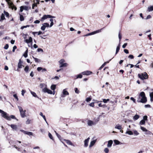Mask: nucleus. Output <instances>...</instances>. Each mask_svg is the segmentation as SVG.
Segmentation results:
<instances>
[{
  "mask_svg": "<svg viewBox=\"0 0 153 153\" xmlns=\"http://www.w3.org/2000/svg\"><path fill=\"white\" fill-rule=\"evenodd\" d=\"M0 113H1V116L3 117L6 120H10L11 118L12 119H16L17 120L18 119L16 117L13 115H11L10 117L9 116L8 114L6 112L0 109Z\"/></svg>",
  "mask_w": 153,
  "mask_h": 153,
  "instance_id": "obj_1",
  "label": "nucleus"
},
{
  "mask_svg": "<svg viewBox=\"0 0 153 153\" xmlns=\"http://www.w3.org/2000/svg\"><path fill=\"white\" fill-rule=\"evenodd\" d=\"M147 101V99L144 92H141L137 98V102L143 103H146Z\"/></svg>",
  "mask_w": 153,
  "mask_h": 153,
  "instance_id": "obj_2",
  "label": "nucleus"
},
{
  "mask_svg": "<svg viewBox=\"0 0 153 153\" xmlns=\"http://www.w3.org/2000/svg\"><path fill=\"white\" fill-rule=\"evenodd\" d=\"M138 77L141 79L143 80L145 79H147L148 78V75L146 72H144L141 74H138Z\"/></svg>",
  "mask_w": 153,
  "mask_h": 153,
  "instance_id": "obj_3",
  "label": "nucleus"
},
{
  "mask_svg": "<svg viewBox=\"0 0 153 153\" xmlns=\"http://www.w3.org/2000/svg\"><path fill=\"white\" fill-rule=\"evenodd\" d=\"M18 108L20 112V115L22 118H24L26 116V110H24L20 106H18Z\"/></svg>",
  "mask_w": 153,
  "mask_h": 153,
  "instance_id": "obj_4",
  "label": "nucleus"
},
{
  "mask_svg": "<svg viewBox=\"0 0 153 153\" xmlns=\"http://www.w3.org/2000/svg\"><path fill=\"white\" fill-rule=\"evenodd\" d=\"M65 61L64 59H61L59 61L60 68L66 67L68 66V64L67 63H65Z\"/></svg>",
  "mask_w": 153,
  "mask_h": 153,
  "instance_id": "obj_5",
  "label": "nucleus"
},
{
  "mask_svg": "<svg viewBox=\"0 0 153 153\" xmlns=\"http://www.w3.org/2000/svg\"><path fill=\"white\" fill-rule=\"evenodd\" d=\"M55 17L49 15H45L43 16L41 19V21L43 22L44 20L47 18H55Z\"/></svg>",
  "mask_w": 153,
  "mask_h": 153,
  "instance_id": "obj_6",
  "label": "nucleus"
},
{
  "mask_svg": "<svg viewBox=\"0 0 153 153\" xmlns=\"http://www.w3.org/2000/svg\"><path fill=\"white\" fill-rule=\"evenodd\" d=\"M42 91L44 93H47L48 94H53L52 91L48 89L47 87L43 88Z\"/></svg>",
  "mask_w": 153,
  "mask_h": 153,
  "instance_id": "obj_7",
  "label": "nucleus"
},
{
  "mask_svg": "<svg viewBox=\"0 0 153 153\" xmlns=\"http://www.w3.org/2000/svg\"><path fill=\"white\" fill-rule=\"evenodd\" d=\"M49 26V24L47 23H45L42 25L41 27V29L42 30H44L46 27H48Z\"/></svg>",
  "mask_w": 153,
  "mask_h": 153,
  "instance_id": "obj_8",
  "label": "nucleus"
},
{
  "mask_svg": "<svg viewBox=\"0 0 153 153\" xmlns=\"http://www.w3.org/2000/svg\"><path fill=\"white\" fill-rule=\"evenodd\" d=\"M97 122H94L90 120H88L87 122L88 125L89 126L95 125L96 124Z\"/></svg>",
  "mask_w": 153,
  "mask_h": 153,
  "instance_id": "obj_9",
  "label": "nucleus"
},
{
  "mask_svg": "<svg viewBox=\"0 0 153 153\" xmlns=\"http://www.w3.org/2000/svg\"><path fill=\"white\" fill-rule=\"evenodd\" d=\"M90 138L89 137H88L87 139L85 140L84 141V147H86L88 146V143L89 142Z\"/></svg>",
  "mask_w": 153,
  "mask_h": 153,
  "instance_id": "obj_10",
  "label": "nucleus"
},
{
  "mask_svg": "<svg viewBox=\"0 0 153 153\" xmlns=\"http://www.w3.org/2000/svg\"><path fill=\"white\" fill-rule=\"evenodd\" d=\"M24 10H28V7L26 6H23L20 7V11L21 12H22Z\"/></svg>",
  "mask_w": 153,
  "mask_h": 153,
  "instance_id": "obj_11",
  "label": "nucleus"
},
{
  "mask_svg": "<svg viewBox=\"0 0 153 153\" xmlns=\"http://www.w3.org/2000/svg\"><path fill=\"white\" fill-rule=\"evenodd\" d=\"M22 63L23 62L21 61V59H20L18 64V68L20 69L22 68V67H24V66L22 65Z\"/></svg>",
  "mask_w": 153,
  "mask_h": 153,
  "instance_id": "obj_12",
  "label": "nucleus"
},
{
  "mask_svg": "<svg viewBox=\"0 0 153 153\" xmlns=\"http://www.w3.org/2000/svg\"><path fill=\"white\" fill-rule=\"evenodd\" d=\"M63 94L61 96L62 97H65V95H69V93L65 89H64L63 91Z\"/></svg>",
  "mask_w": 153,
  "mask_h": 153,
  "instance_id": "obj_13",
  "label": "nucleus"
},
{
  "mask_svg": "<svg viewBox=\"0 0 153 153\" xmlns=\"http://www.w3.org/2000/svg\"><path fill=\"white\" fill-rule=\"evenodd\" d=\"M102 29H101L99 30H97L96 31H94L93 32L88 33V35L89 36H90V35H94V34H95L96 33H98L99 32H101V30Z\"/></svg>",
  "mask_w": 153,
  "mask_h": 153,
  "instance_id": "obj_14",
  "label": "nucleus"
},
{
  "mask_svg": "<svg viewBox=\"0 0 153 153\" xmlns=\"http://www.w3.org/2000/svg\"><path fill=\"white\" fill-rule=\"evenodd\" d=\"M92 73L91 72L89 71H84L82 73V74L84 75H90Z\"/></svg>",
  "mask_w": 153,
  "mask_h": 153,
  "instance_id": "obj_15",
  "label": "nucleus"
},
{
  "mask_svg": "<svg viewBox=\"0 0 153 153\" xmlns=\"http://www.w3.org/2000/svg\"><path fill=\"white\" fill-rule=\"evenodd\" d=\"M140 128L143 131L148 132V134H151V132L150 131H148L146 128L143 127L141 126Z\"/></svg>",
  "mask_w": 153,
  "mask_h": 153,
  "instance_id": "obj_16",
  "label": "nucleus"
},
{
  "mask_svg": "<svg viewBox=\"0 0 153 153\" xmlns=\"http://www.w3.org/2000/svg\"><path fill=\"white\" fill-rule=\"evenodd\" d=\"M96 141V140H94L93 141H91L90 144L89 146V147L90 148L92 146H93L95 143Z\"/></svg>",
  "mask_w": 153,
  "mask_h": 153,
  "instance_id": "obj_17",
  "label": "nucleus"
},
{
  "mask_svg": "<svg viewBox=\"0 0 153 153\" xmlns=\"http://www.w3.org/2000/svg\"><path fill=\"white\" fill-rule=\"evenodd\" d=\"M25 42L27 43H30L32 41V39L31 37H29V39H26L25 40Z\"/></svg>",
  "mask_w": 153,
  "mask_h": 153,
  "instance_id": "obj_18",
  "label": "nucleus"
},
{
  "mask_svg": "<svg viewBox=\"0 0 153 153\" xmlns=\"http://www.w3.org/2000/svg\"><path fill=\"white\" fill-rule=\"evenodd\" d=\"M113 143V141L112 140H110L108 142V144L107 145V147H111Z\"/></svg>",
  "mask_w": 153,
  "mask_h": 153,
  "instance_id": "obj_19",
  "label": "nucleus"
},
{
  "mask_svg": "<svg viewBox=\"0 0 153 153\" xmlns=\"http://www.w3.org/2000/svg\"><path fill=\"white\" fill-rule=\"evenodd\" d=\"M40 87L41 88H45L47 87V85L44 83H41L40 85Z\"/></svg>",
  "mask_w": 153,
  "mask_h": 153,
  "instance_id": "obj_20",
  "label": "nucleus"
},
{
  "mask_svg": "<svg viewBox=\"0 0 153 153\" xmlns=\"http://www.w3.org/2000/svg\"><path fill=\"white\" fill-rule=\"evenodd\" d=\"M10 126L13 129L16 130L17 128V126L16 125L11 124Z\"/></svg>",
  "mask_w": 153,
  "mask_h": 153,
  "instance_id": "obj_21",
  "label": "nucleus"
},
{
  "mask_svg": "<svg viewBox=\"0 0 153 153\" xmlns=\"http://www.w3.org/2000/svg\"><path fill=\"white\" fill-rule=\"evenodd\" d=\"M149 96L150 97V101L151 102H152L153 101V92L150 93Z\"/></svg>",
  "mask_w": 153,
  "mask_h": 153,
  "instance_id": "obj_22",
  "label": "nucleus"
},
{
  "mask_svg": "<svg viewBox=\"0 0 153 153\" xmlns=\"http://www.w3.org/2000/svg\"><path fill=\"white\" fill-rule=\"evenodd\" d=\"M39 115L43 117V118L45 120V121L48 124V123L47 122L45 116L44 115H43L42 113L41 112H40V113Z\"/></svg>",
  "mask_w": 153,
  "mask_h": 153,
  "instance_id": "obj_23",
  "label": "nucleus"
},
{
  "mask_svg": "<svg viewBox=\"0 0 153 153\" xmlns=\"http://www.w3.org/2000/svg\"><path fill=\"white\" fill-rule=\"evenodd\" d=\"M115 128H117L119 130L121 129L122 128L121 126L119 124H117L116 125Z\"/></svg>",
  "mask_w": 153,
  "mask_h": 153,
  "instance_id": "obj_24",
  "label": "nucleus"
},
{
  "mask_svg": "<svg viewBox=\"0 0 153 153\" xmlns=\"http://www.w3.org/2000/svg\"><path fill=\"white\" fill-rule=\"evenodd\" d=\"M109 61L106 62H105L102 65V66L100 67L99 69L101 70L102 68H103L106 64L109 63Z\"/></svg>",
  "mask_w": 153,
  "mask_h": 153,
  "instance_id": "obj_25",
  "label": "nucleus"
},
{
  "mask_svg": "<svg viewBox=\"0 0 153 153\" xmlns=\"http://www.w3.org/2000/svg\"><path fill=\"white\" fill-rule=\"evenodd\" d=\"M5 19V18L4 17V14L2 13L1 16V19H0V21H2V20H4Z\"/></svg>",
  "mask_w": 153,
  "mask_h": 153,
  "instance_id": "obj_26",
  "label": "nucleus"
},
{
  "mask_svg": "<svg viewBox=\"0 0 153 153\" xmlns=\"http://www.w3.org/2000/svg\"><path fill=\"white\" fill-rule=\"evenodd\" d=\"M65 140L66 141V143L70 145H72L73 144L72 142L69 140Z\"/></svg>",
  "mask_w": 153,
  "mask_h": 153,
  "instance_id": "obj_27",
  "label": "nucleus"
},
{
  "mask_svg": "<svg viewBox=\"0 0 153 153\" xmlns=\"http://www.w3.org/2000/svg\"><path fill=\"white\" fill-rule=\"evenodd\" d=\"M139 118V116L138 115L136 114L133 117V119L136 120H137Z\"/></svg>",
  "mask_w": 153,
  "mask_h": 153,
  "instance_id": "obj_28",
  "label": "nucleus"
},
{
  "mask_svg": "<svg viewBox=\"0 0 153 153\" xmlns=\"http://www.w3.org/2000/svg\"><path fill=\"white\" fill-rule=\"evenodd\" d=\"M114 142L116 145H118L122 144V143H121L120 141L117 140H114Z\"/></svg>",
  "mask_w": 153,
  "mask_h": 153,
  "instance_id": "obj_29",
  "label": "nucleus"
},
{
  "mask_svg": "<svg viewBox=\"0 0 153 153\" xmlns=\"http://www.w3.org/2000/svg\"><path fill=\"white\" fill-rule=\"evenodd\" d=\"M148 10L149 11H151L153 10V6H151L148 7Z\"/></svg>",
  "mask_w": 153,
  "mask_h": 153,
  "instance_id": "obj_30",
  "label": "nucleus"
},
{
  "mask_svg": "<svg viewBox=\"0 0 153 153\" xmlns=\"http://www.w3.org/2000/svg\"><path fill=\"white\" fill-rule=\"evenodd\" d=\"M26 134H27L29 136H32L33 135V133L32 132L30 131H26Z\"/></svg>",
  "mask_w": 153,
  "mask_h": 153,
  "instance_id": "obj_31",
  "label": "nucleus"
},
{
  "mask_svg": "<svg viewBox=\"0 0 153 153\" xmlns=\"http://www.w3.org/2000/svg\"><path fill=\"white\" fill-rule=\"evenodd\" d=\"M33 58L34 59L35 61L36 62H40V59H38L37 58H35L34 56H32Z\"/></svg>",
  "mask_w": 153,
  "mask_h": 153,
  "instance_id": "obj_32",
  "label": "nucleus"
},
{
  "mask_svg": "<svg viewBox=\"0 0 153 153\" xmlns=\"http://www.w3.org/2000/svg\"><path fill=\"white\" fill-rule=\"evenodd\" d=\"M29 69V67L28 66H26L24 68V70L26 72H28Z\"/></svg>",
  "mask_w": 153,
  "mask_h": 153,
  "instance_id": "obj_33",
  "label": "nucleus"
},
{
  "mask_svg": "<svg viewBox=\"0 0 153 153\" xmlns=\"http://www.w3.org/2000/svg\"><path fill=\"white\" fill-rule=\"evenodd\" d=\"M19 15H20V20L21 21H23V20H24V17H23V16L20 14H19Z\"/></svg>",
  "mask_w": 153,
  "mask_h": 153,
  "instance_id": "obj_34",
  "label": "nucleus"
},
{
  "mask_svg": "<svg viewBox=\"0 0 153 153\" xmlns=\"http://www.w3.org/2000/svg\"><path fill=\"white\" fill-rule=\"evenodd\" d=\"M126 134H128L130 135H132L133 134L132 132L131 131H126Z\"/></svg>",
  "mask_w": 153,
  "mask_h": 153,
  "instance_id": "obj_35",
  "label": "nucleus"
},
{
  "mask_svg": "<svg viewBox=\"0 0 153 153\" xmlns=\"http://www.w3.org/2000/svg\"><path fill=\"white\" fill-rule=\"evenodd\" d=\"M27 52L28 50H26L25 53L23 54V56L25 57L26 58L27 56Z\"/></svg>",
  "mask_w": 153,
  "mask_h": 153,
  "instance_id": "obj_36",
  "label": "nucleus"
},
{
  "mask_svg": "<svg viewBox=\"0 0 153 153\" xmlns=\"http://www.w3.org/2000/svg\"><path fill=\"white\" fill-rule=\"evenodd\" d=\"M31 94L32 95L35 97H37V95L36 93L34 92H33L32 91H30Z\"/></svg>",
  "mask_w": 153,
  "mask_h": 153,
  "instance_id": "obj_37",
  "label": "nucleus"
},
{
  "mask_svg": "<svg viewBox=\"0 0 153 153\" xmlns=\"http://www.w3.org/2000/svg\"><path fill=\"white\" fill-rule=\"evenodd\" d=\"M56 86L55 85H51V88L52 90H54L56 88Z\"/></svg>",
  "mask_w": 153,
  "mask_h": 153,
  "instance_id": "obj_38",
  "label": "nucleus"
},
{
  "mask_svg": "<svg viewBox=\"0 0 153 153\" xmlns=\"http://www.w3.org/2000/svg\"><path fill=\"white\" fill-rule=\"evenodd\" d=\"M4 14L6 16V17H9V13L8 12H6V11H4Z\"/></svg>",
  "mask_w": 153,
  "mask_h": 153,
  "instance_id": "obj_39",
  "label": "nucleus"
},
{
  "mask_svg": "<svg viewBox=\"0 0 153 153\" xmlns=\"http://www.w3.org/2000/svg\"><path fill=\"white\" fill-rule=\"evenodd\" d=\"M91 97H87L86 99V101L87 102H89L91 100Z\"/></svg>",
  "mask_w": 153,
  "mask_h": 153,
  "instance_id": "obj_40",
  "label": "nucleus"
},
{
  "mask_svg": "<svg viewBox=\"0 0 153 153\" xmlns=\"http://www.w3.org/2000/svg\"><path fill=\"white\" fill-rule=\"evenodd\" d=\"M145 121L144 120H141L140 122V125H144L145 124Z\"/></svg>",
  "mask_w": 153,
  "mask_h": 153,
  "instance_id": "obj_41",
  "label": "nucleus"
},
{
  "mask_svg": "<svg viewBox=\"0 0 153 153\" xmlns=\"http://www.w3.org/2000/svg\"><path fill=\"white\" fill-rule=\"evenodd\" d=\"M31 121V120H30L29 119H27V120L26 122V123L27 124H29L30 123Z\"/></svg>",
  "mask_w": 153,
  "mask_h": 153,
  "instance_id": "obj_42",
  "label": "nucleus"
},
{
  "mask_svg": "<svg viewBox=\"0 0 153 153\" xmlns=\"http://www.w3.org/2000/svg\"><path fill=\"white\" fill-rule=\"evenodd\" d=\"M102 100H103V102L104 103H106L107 102L109 101V99H103Z\"/></svg>",
  "mask_w": 153,
  "mask_h": 153,
  "instance_id": "obj_43",
  "label": "nucleus"
},
{
  "mask_svg": "<svg viewBox=\"0 0 153 153\" xmlns=\"http://www.w3.org/2000/svg\"><path fill=\"white\" fill-rule=\"evenodd\" d=\"M48 136L51 139L53 140V137L52 134L50 133H48Z\"/></svg>",
  "mask_w": 153,
  "mask_h": 153,
  "instance_id": "obj_44",
  "label": "nucleus"
},
{
  "mask_svg": "<svg viewBox=\"0 0 153 153\" xmlns=\"http://www.w3.org/2000/svg\"><path fill=\"white\" fill-rule=\"evenodd\" d=\"M75 91L76 94H79V91L78 90L77 88H75Z\"/></svg>",
  "mask_w": 153,
  "mask_h": 153,
  "instance_id": "obj_45",
  "label": "nucleus"
},
{
  "mask_svg": "<svg viewBox=\"0 0 153 153\" xmlns=\"http://www.w3.org/2000/svg\"><path fill=\"white\" fill-rule=\"evenodd\" d=\"M120 50V46H118L116 48V54H117L119 50Z\"/></svg>",
  "mask_w": 153,
  "mask_h": 153,
  "instance_id": "obj_46",
  "label": "nucleus"
},
{
  "mask_svg": "<svg viewBox=\"0 0 153 153\" xmlns=\"http://www.w3.org/2000/svg\"><path fill=\"white\" fill-rule=\"evenodd\" d=\"M104 151L105 153H108L109 152V149L107 148H106L104 149Z\"/></svg>",
  "mask_w": 153,
  "mask_h": 153,
  "instance_id": "obj_47",
  "label": "nucleus"
},
{
  "mask_svg": "<svg viewBox=\"0 0 153 153\" xmlns=\"http://www.w3.org/2000/svg\"><path fill=\"white\" fill-rule=\"evenodd\" d=\"M118 36H119V41H120L121 40V39L122 36H121V33L120 32H119V33Z\"/></svg>",
  "mask_w": 153,
  "mask_h": 153,
  "instance_id": "obj_48",
  "label": "nucleus"
},
{
  "mask_svg": "<svg viewBox=\"0 0 153 153\" xmlns=\"http://www.w3.org/2000/svg\"><path fill=\"white\" fill-rule=\"evenodd\" d=\"M9 47V45L8 44H6L4 47V48L5 49H7Z\"/></svg>",
  "mask_w": 153,
  "mask_h": 153,
  "instance_id": "obj_49",
  "label": "nucleus"
},
{
  "mask_svg": "<svg viewBox=\"0 0 153 153\" xmlns=\"http://www.w3.org/2000/svg\"><path fill=\"white\" fill-rule=\"evenodd\" d=\"M29 27V25H26V26H22V27H21V29H23L24 28H26V27Z\"/></svg>",
  "mask_w": 153,
  "mask_h": 153,
  "instance_id": "obj_50",
  "label": "nucleus"
},
{
  "mask_svg": "<svg viewBox=\"0 0 153 153\" xmlns=\"http://www.w3.org/2000/svg\"><path fill=\"white\" fill-rule=\"evenodd\" d=\"M143 120H145H145H147V116L146 115L143 116Z\"/></svg>",
  "mask_w": 153,
  "mask_h": 153,
  "instance_id": "obj_51",
  "label": "nucleus"
},
{
  "mask_svg": "<svg viewBox=\"0 0 153 153\" xmlns=\"http://www.w3.org/2000/svg\"><path fill=\"white\" fill-rule=\"evenodd\" d=\"M134 57L132 55H130L128 56V58L131 59H133Z\"/></svg>",
  "mask_w": 153,
  "mask_h": 153,
  "instance_id": "obj_52",
  "label": "nucleus"
},
{
  "mask_svg": "<svg viewBox=\"0 0 153 153\" xmlns=\"http://www.w3.org/2000/svg\"><path fill=\"white\" fill-rule=\"evenodd\" d=\"M25 93V91L24 90H22V96H24Z\"/></svg>",
  "mask_w": 153,
  "mask_h": 153,
  "instance_id": "obj_53",
  "label": "nucleus"
},
{
  "mask_svg": "<svg viewBox=\"0 0 153 153\" xmlns=\"http://www.w3.org/2000/svg\"><path fill=\"white\" fill-rule=\"evenodd\" d=\"M13 96L14 98H15L17 100V101L18 100V97L16 94H14L13 95Z\"/></svg>",
  "mask_w": 153,
  "mask_h": 153,
  "instance_id": "obj_54",
  "label": "nucleus"
},
{
  "mask_svg": "<svg viewBox=\"0 0 153 153\" xmlns=\"http://www.w3.org/2000/svg\"><path fill=\"white\" fill-rule=\"evenodd\" d=\"M37 6V4H36L34 3V4H33L32 5V8L33 9L34 7H36Z\"/></svg>",
  "mask_w": 153,
  "mask_h": 153,
  "instance_id": "obj_55",
  "label": "nucleus"
},
{
  "mask_svg": "<svg viewBox=\"0 0 153 153\" xmlns=\"http://www.w3.org/2000/svg\"><path fill=\"white\" fill-rule=\"evenodd\" d=\"M82 74H79L77 75V78H81L82 77Z\"/></svg>",
  "mask_w": 153,
  "mask_h": 153,
  "instance_id": "obj_56",
  "label": "nucleus"
},
{
  "mask_svg": "<svg viewBox=\"0 0 153 153\" xmlns=\"http://www.w3.org/2000/svg\"><path fill=\"white\" fill-rule=\"evenodd\" d=\"M37 51L39 52H43V50L41 49V48H38L37 49Z\"/></svg>",
  "mask_w": 153,
  "mask_h": 153,
  "instance_id": "obj_57",
  "label": "nucleus"
},
{
  "mask_svg": "<svg viewBox=\"0 0 153 153\" xmlns=\"http://www.w3.org/2000/svg\"><path fill=\"white\" fill-rule=\"evenodd\" d=\"M42 67H39L37 68V70L38 71H41V70H42Z\"/></svg>",
  "mask_w": 153,
  "mask_h": 153,
  "instance_id": "obj_58",
  "label": "nucleus"
},
{
  "mask_svg": "<svg viewBox=\"0 0 153 153\" xmlns=\"http://www.w3.org/2000/svg\"><path fill=\"white\" fill-rule=\"evenodd\" d=\"M17 48V47L16 46H13V49L12 50V51L13 52H14L15 51V50Z\"/></svg>",
  "mask_w": 153,
  "mask_h": 153,
  "instance_id": "obj_59",
  "label": "nucleus"
},
{
  "mask_svg": "<svg viewBox=\"0 0 153 153\" xmlns=\"http://www.w3.org/2000/svg\"><path fill=\"white\" fill-rule=\"evenodd\" d=\"M127 43H125L122 46V47L123 48H126V46H127Z\"/></svg>",
  "mask_w": 153,
  "mask_h": 153,
  "instance_id": "obj_60",
  "label": "nucleus"
},
{
  "mask_svg": "<svg viewBox=\"0 0 153 153\" xmlns=\"http://www.w3.org/2000/svg\"><path fill=\"white\" fill-rule=\"evenodd\" d=\"M124 51L125 53H126L128 54L129 53L128 51V50L126 49H125L124 50Z\"/></svg>",
  "mask_w": 153,
  "mask_h": 153,
  "instance_id": "obj_61",
  "label": "nucleus"
},
{
  "mask_svg": "<svg viewBox=\"0 0 153 153\" xmlns=\"http://www.w3.org/2000/svg\"><path fill=\"white\" fill-rule=\"evenodd\" d=\"M134 134L136 135H138L139 134V133L137 131H135L134 132Z\"/></svg>",
  "mask_w": 153,
  "mask_h": 153,
  "instance_id": "obj_62",
  "label": "nucleus"
},
{
  "mask_svg": "<svg viewBox=\"0 0 153 153\" xmlns=\"http://www.w3.org/2000/svg\"><path fill=\"white\" fill-rule=\"evenodd\" d=\"M144 106L146 108H150L151 107L150 105L149 104L146 105H145Z\"/></svg>",
  "mask_w": 153,
  "mask_h": 153,
  "instance_id": "obj_63",
  "label": "nucleus"
},
{
  "mask_svg": "<svg viewBox=\"0 0 153 153\" xmlns=\"http://www.w3.org/2000/svg\"><path fill=\"white\" fill-rule=\"evenodd\" d=\"M39 23L40 21L39 20H36L34 22V23L35 24H39Z\"/></svg>",
  "mask_w": 153,
  "mask_h": 153,
  "instance_id": "obj_64",
  "label": "nucleus"
}]
</instances>
